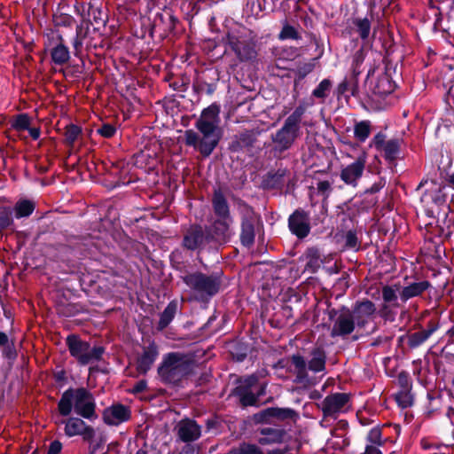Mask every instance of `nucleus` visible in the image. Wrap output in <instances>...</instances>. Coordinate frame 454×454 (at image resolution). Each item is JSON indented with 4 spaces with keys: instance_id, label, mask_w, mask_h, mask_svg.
Instances as JSON below:
<instances>
[{
    "instance_id": "1",
    "label": "nucleus",
    "mask_w": 454,
    "mask_h": 454,
    "mask_svg": "<svg viewBox=\"0 0 454 454\" xmlns=\"http://www.w3.org/2000/svg\"><path fill=\"white\" fill-rule=\"evenodd\" d=\"M219 113L217 105L209 106L202 111L195 123L199 133L192 129L184 132L185 145L194 147L205 157L213 153L222 137Z\"/></svg>"
},
{
    "instance_id": "2",
    "label": "nucleus",
    "mask_w": 454,
    "mask_h": 454,
    "mask_svg": "<svg viewBox=\"0 0 454 454\" xmlns=\"http://www.w3.org/2000/svg\"><path fill=\"white\" fill-rule=\"evenodd\" d=\"M58 409L62 416H68L74 411L86 419H97L96 403L93 395L84 387L69 388L66 390L58 403Z\"/></svg>"
},
{
    "instance_id": "3",
    "label": "nucleus",
    "mask_w": 454,
    "mask_h": 454,
    "mask_svg": "<svg viewBox=\"0 0 454 454\" xmlns=\"http://www.w3.org/2000/svg\"><path fill=\"white\" fill-rule=\"evenodd\" d=\"M193 368L194 362L190 356L174 352L164 356L161 364L158 368V373L162 381L177 384L191 374Z\"/></svg>"
},
{
    "instance_id": "4",
    "label": "nucleus",
    "mask_w": 454,
    "mask_h": 454,
    "mask_svg": "<svg viewBox=\"0 0 454 454\" xmlns=\"http://www.w3.org/2000/svg\"><path fill=\"white\" fill-rule=\"evenodd\" d=\"M221 275V273L207 275L195 271L183 276L182 279L198 299L205 300L219 292L222 286Z\"/></svg>"
},
{
    "instance_id": "5",
    "label": "nucleus",
    "mask_w": 454,
    "mask_h": 454,
    "mask_svg": "<svg viewBox=\"0 0 454 454\" xmlns=\"http://www.w3.org/2000/svg\"><path fill=\"white\" fill-rule=\"evenodd\" d=\"M290 359L294 367V372L297 383L306 384L310 382L307 368L314 372H319L325 369L326 356L322 348H315L311 350L310 359L308 363L300 355H293Z\"/></svg>"
},
{
    "instance_id": "6",
    "label": "nucleus",
    "mask_w": 454,
    "mask_h": 454,
    "mask_svg": "<svg viewBox=\"0 0 454 454\" xmlns=\"http://www.w3.org/2000/svg\"><path fill=\"white\" fill-rule=\"evenodd\" d=\"M305 106H299L285 121L283 127L273 136L272 140L279 148L284 151L291 147L297 138L300 129V122L305 113Z\"/></svg>"
},
{
    "instance_id": "7",
    "label": "nucleus",
    "mask_w": 454,
    "mask_h": 454,
    "mask_svg": "<svg viewBox=\"0 0 454 454\" xmlns=\"http://www.w3.org/2000/svg\"><path fill=\"white\" fill-rule=\"evenodd\" d=\"M237 206L241 216L240 242L244 247H250L254 242L255 228L261 223V217L241 200H237Z\"/></svg>"
},
{
    "instance_id": "8",
    "label": "nucleus",
    "mask_w": 454,
    "mask_h": 454,
    "mask_svg": "<svg viewBox=\"0 0 454 454\" xmlns=\"http://www.w3.org/2000/svg\"><path fill=\"white\" fill-rule=\"evenodd\" d=\"M67 343L70 354L82 365L99 360L104 353L102 347L91 348L88 342L81 340L74 335L68 336Z\"/></svg>"
},
{
    "instance_id": "9",
    "label": "nucleus",
    "mask_w": 454,
    "mask_h": 454,
    "mask_svg": "<svg viewBox=\"0 0 454 454\" xmlns=\"http://www.w3.org/2000/svg\"><path fill=\"white\" fill-rule=\"evenodd\" d=\"M329 318L333 321L331 337H345L352 333L356 328V323L351 310L346 307L340 309L329 311Z\"/></svg>"
},
{
    "instance_id": "10",
    "label": "nucleus",
    "mask_w": 454,
    "mask_h": 454,
    "mask_svg": "<svg viewBox=\"0 0 454 454\" xmlns=\"http://www.w3.org/2000/svg\"><path fill=\"white\" fill-rule=\"evenodd\" d=\"M226 40L240 61H248L256 58L255 43L247 35L229 32Z\"/></svg>"
},
{
    "instance_id": "11",
    "label": "nucleus",
    "mask_w": 454,
    "mask_h": 454,
    "mask_svg": "<svg viewBox=\"0 0 454 454\" xmlns=\"http://www.w3.org/2000/svg\"><path fill=\"white\" fill-rule=\"evenodd\" d=\"M209 242L211 236L208 234L207 227L193 224L184 232L182 245L184 248L194 251L202 249Z\"/></svg>"
},
{
    "instance_id": "12",
    "label": "nucleus",
    "mask_w": 454,
    "mask_h": 454,
    "mask_svg": "<svg viewBox=\"0 0 454 454\" xmlns=\"http://www.w3.org/2000/svg\"><path fill=\"white\" fill-rule=\"evenodd\" d=\"M288 227L298 239L306 238L310 232L309 214L302 208L294 210L288 218Z\"/></svg>"
},
{
    "instance_id": "13",
    "label": "nucleus",
    "mask_w": 454,
    "mask_h": 454,
    "mask_svg": "<svg viewBox=\"0 0 454 454\" xmlns=\"http://www.w3.org/2000/svg\"><path fill=\"white\" fill-rule=\"evenodd\" d=\"M349 402V395L346 393H335L327 395L321 403V410L325 418L336 419L337 415L345 410Z\"/></svg>"
},
{
    "instance_id": "14",
    "label": "nucleus",
    "mask_w": 454,
    "mask_h": 454,
    "mask_svg": "<svg viewBox=\"0 0 454 454\" xmlns=\"http://www.w3.org/2000/svg\"><path fill=\"white\" fill-rule=\"evenodd\" d=\"M62 423L65 425V434L68 437L80 435L82 436V440H91L95 437V428L86 424L80 418L72 417L63 420Z\"/></svg>"
},
{
    "instance_id": "15",
    "label": "nucleus",
    "mask_w": 454,
    "mask_h": 454,
    "mask_svg": "<svg viewBox=\"0 0 454 454\" xmlns=\"http://www.w3.org/2000/svg\"><path fill=\"white\" fill-rule=\"evenodd\" d=\"M174 432L180 442H192L200 437L201 427L195 420L184 419L176 423Z\"/></svg>"
},
{
    "instance_id": "16",
    "label": "nucleus",
    "mask_w": 454,
    "mask_h": 454,
    "mask_svg": "<svg viewBox=\"0 0 454 454\" xmlns=\"http://www.w3.org/2000/svg\"><path fill=\"white\" fill-rule=\"evenodd\" d=\"M366 164L365 154L360 155L353 163L346 166L340 171V179L348 185L356 187L362 177Z\"/></svg>"
},
{
    "instance_id": "17",
    "label": "nucleus",
    "mask_w": 454,
    "mask_h": 454,
    "mask_svg": "<svg viewBox=\"0 0 454 454\" xmlns=\"http://www.w3.org/2000/svg\"><path fill=\"white\" fill-rule=\"evenodd\" d=\"M375 312V304L367 299L356 301L351 310L354 321L358 327H364L373 317Z\"/></svg>"
},
{
    "instance_id": "18",
    "label": "nucleus",
    "mask_w": 454,
    "mask_h": 454,
    "mask_svg": "<svg viewBox=\"0 0 454 454\" xmlns=\"http://www.w3.org/2000/svg\"><path fill=\"white\" fill-rule=\"evenodd\" d=\"M130 418L129 409L122 404H114L106 408L103 412L105 423L110 426H117L129 420Z\"/></svg>"
},
{
    "instance_id": "19",
    "label": "nucleus",
    "mask_w": 454,
    "mask_h": 454,
    "mask_svg": "<svg viewBox=\"0 0 454 454\" xmlns=\"http://www.w3.org/2000/svg\"><path fill=\"white\" fill-rule=\"evenodd\" d=\"M231 223L229 219L223 218L215 220L212 226L207 228L208 234L211 236V241L225 242L231 236L230 225Z\"/></svg>"
},
{
    "instance_id": "20",
    "label": "nucleus",
    "mask_w": 454,
    "mask_h": 454,
    "mask_svg": "<svg viewBox=\"0 0 454 454\" xmlns=\"http://www.w3.org/2000/svg\"><path fill=\"white\" fill-rule=\"evenodd\" d=\"M257 132L254 130H246L235 135L230 144V150L239 152L246 148H250L257 140Z\"/></svg>"
},
{
    "instance_id": "21",
    "label": "nucleus",
    "mask_w": 454,
    "mask_h": 454,
    "mask_svg": "<svg viewBox=\"0 0 454 454\" xmlns=\"http://www.w3.org/2000/svg\"><path fill=\"white\" fill-rule=\"evenodd\" d=\"M158 348L155 344L144 348L142 355L137 359V368L140 373H146L158 356Z\"/></svg>"
},
{
    "instance_id": "22",
    "label": "nucleus",
    "mask_w": 454,
    "mask_h": 454,
    "mask_svg": "<svg viewBox=\"0 0 454 454\" xmlns=\"http://www.w3.org/2000/svg\"><path fill=\"white\" fill-rule=\"evenodd\" d=\"M429 287L430 283L427 280L414 282L403 287L402 290L399 291V296L401 300L405 302L413 297L422 294Z\"/></svg>"
},
{
    "instance_id": "23",
    "label": "nucleus",
    "mask_w": 454,
    "mask_h": 454,
    "mask_svg": "<svg viewBox=\"0 0 454 454\" xmlns=\"http://www.w3.org/2000/svg\"><path fill=\"white\" fill-rule=\"evenodd\" d=\"M260 434L262 437L258 439V442L261 445H269L283 442L286 433L284 429L265 427L260 430Z\"/></svg>"
},
{
    "instance_id": "24",
    "label": "nucleus",
    "mask_w": 454,
    "mask_h": 454,
    "mask_svg": "<svg viewBox=\"0 0 454 454\" xmlns=\"http://www.w3.org/2000/svg\"><path fill=\"white\" fill-rule=\"evenodd\" d=\"M261 416L264 420L270 418H275L278 420L295 419L298 417L297 412L291 408H268L261 412Z\"/></svg>"
},
{
    "instance_id": "25",
    "label": "nucleus",
    "mask_w": 454,
    "mask_h": 454,
    "mask_svg": "<svg viewBox=\"0 0 454 454\" xmlns=\"http://www.w3.org/2000/svg\"><path fill=\"white\" fill-rule=\"evenodd\" d=\"M212 204L214 212L217 216L223 219H229L230 222H232L228 202L221 191H215Z\"/></svg>"
},
{
    "instance_id": "26",
    "label": "nucleus",
    "mask_w": 454,
    "mask_h": 454,
    "mask_svg": "<svg viewBox=\"0 0 454 454\" xmlns=\"http://www.w3.org/2000/svg\"><path fill=\"white\" fill-rule=\"evenodd\" d=\"M395 83L391 81L388 74H381L373 87V92L380 96L390 94L395 90Z\"/></svg>"
},
{
    "instance_id": "27",
    "label": "nucleus",
    "mask_w": 454,
    "mask_h": 454,
    "mask_svg": "<svg viewBox=\"0 0 454 454\" xmlns=\"http://www.w3.org/2000/svg\"><path fill=\"white\" fill-rule=\"evenodd\" d=\"M177 311V302L171 301L165 308L163 312L160 314V318L159 321V329L162 330L166 328L169 323L173 320L175 315Z\"/></svg>"
},
{
    "instance_id": "28",
    "label": "nucleus",
    "mask_w": 454,
    "mask_h": 454,
    "mask_svg": "<svg viewBox=\"0 0 454 454\" xmlns=\"http://www.w3.org/2000/svg\"><path fill=\"white\" fill-rule=\"evenodd\" d=\"M226 454H263V450L254 443L243 442L231 449Z\"/></svg>"
},
{
    "instance_id": "29",
    "label": "nucleus",
    "mask_w": 454,
    "mask_h": 454,
    "mask_svg": "<svg viewBox=\"0 0 454 454\" xmlns=\"http://www.w3.org/2000/svg\"><path fill=\"white\" fill-rule=\"evenodd\" d=\"M52 61L57 65H62L67 63L70 59V53L62 42L51 50Z\"/></svg>"
},
{
    "instance_id": "30",
    "label": "nucleus",
    "mask_w": 454,
    "mask_h": 454,
    "mask_svg": "<svg viewBox=\"0 0 454 454\" xmlns=\"http://www.w3.org/2000/svg\"><path fill=\"white\" fill-rule=\"evenodd\" d=\"M257 383V378L255 376H249L243 380L239 381V386L234 389V394L239 397L243 396L247 393L254 390Z\"/></svg>"
},
{
    "instance_id": "31",
    "label": "nucleus",
    "mask_w": 454,
    "mask_h": 454,
    "mask_svg": "<svg viewBox=\"0 0 454 454\" xmlns=\"http://www.w3.org/2000/svg\"><path fill=\"white\" fill-rule=\"evenodd\" d=\"M305 255L307 259L306 269L310 270L311 272H315L320 267L321 263L320 254L318 249L314 247L309 248L306 251Z\"/></svg>"
},
{
    "instance_id": "32",
    "label": "nucleus",
    "mask_w": 454,
    "mask_h": 454,
    "mask_svg": "<svg viewBox=\"0 0 454 454\" xmlns=\"http://www.w3.org/2000/svg\"><path fill=\"white\" fill-rule=\"evenodd\" d=\"M35 209V205L27 200H20L14 207L15 216L17 218L27 217L30 215Z\"/></svg>"
},
{
    "instance_id": "33",
    "label": "nucleus",
    "mask_w": 454,
    "mask_h": 454,
    "mask_svg": "<svg viewBox=\"0 0 454 454\" xmlns=\"http://www.w3.org/2000/svg\"><path fill=\"white\" fill-rule=\"evenodd\" d=\"M432 335V330H422L408 336V345L415 348L424 343Z\"/></svg>"
},
{
    "instance_id": "34",
    "label": "nucleus",
    "mask_w": 454,
    "mask_h": 454,
    "mask_svg": "<svg viewBox=\"0 0 454 454\" xmlns=\"http://www.w3.org/2000/svg\"><path fill=\"white\" fill-rule=\"evenodd\" d=\"M400 145L398 140L391 139L386 142V145L381 149L384 153V157L389 161H393L397 158L399 153Z\"/></svg>"
},
{
    "instance_id": "35",
    "label": "nucleus",
    "mask_w": 454,
    "mask_h": 454,
    "mask_svg": "<svg viewBox=\"0 0 454 454\" xmlns=\"http://www.w3.org/2000/svg\"><path fill=\"white\" fill-rule=\"evenodd\" d=\"M84 442H89V454H96L97 452L103 450L104 446L106 442V435L103 433H100L91 440H83Z\"/></svg>"
},
{
    "instance_id": "36",
    "label": "nucleus",
    "mask_w": 454,
    "mask_h": 454,
    "mask_svg": "<svg viewBox=\"0 0 454 454\" xmlns=\"http://www.w3.org/2000/svg\"><path fill=\"white\" fill-rule=\"evenodd\" d=\"M332 86V82L329 79H324L313 90L312 96L321 100H325V98L330 94Z\"/></svg>"
},
{
    "instance_id": "37",
    "label": "nucleus",
    "mask_w": 454,
    "mask_h": 454,
    "mask_svg": "<svg viewBox=\"0 0 454 454\" xmlns=\"http://www.w3.org/2000/svg\"><path fill=\"white\" fill-rule=\"evenodd\" d=\"M354 25L356 28V32L359 34L360 37L363 40H365L369 37L371 32V22L367 18L364 19H356L354 20Z\"/></svg>"
},
{
    "instance_id": "38",
    "label": "nucleus",
    "mask_w": 454,
    "mask_h": 454,
    "mask_svg": "<svg viewBox=\"0 0 454 454\" xmlns=\"http://www.w3.org/2000/svg\"><path fill=\"white\" fill-rule=\"evenodd\" d=\"M371 133V124L367 121H363L355 125L354 134L355 137L364 142L368 138Z\"/></svg>"
},
{
    "instance_id": "39",
    "label": "nucleus",
    "mask_w": 454,
    "mask_h": 454,
    "mask_svg": "<svg viewBox=\"0 0 454 454\" xmlns=\"http://www.w3.org/2000/svg\"><path fill=\"white\" fill-rule=\"evenodd\" d=\"M397 291H399V286H385L382 288V298L385 302L394 303L395 306H397Z\"/></svg>"
},
{
    "instance_id": "40",
    "label": "nucleus",
    "mask_w": 454,
    "mask_h": 454,
    "mask_svg": "<svg viewBox=\"0 0 454 454\" xmlns=\"http://www.w3.org/2000/svg\"><path fill=\"white\" fill-rule=\"evenodd\" d=\"M81 128L71 124L67 126L66 131H65V142L69 146H73L74 142L77 140L79 136L81 135Z\"/></svg>"
},
{
    "instance_id": "41",
    "label": "nucleus",
    "mask_w": 454,
    "mask_h": 454,
    "mask_svg": "<svg viewBox=\"0 0 454 454\" xmlns=\"http://www.w3.org/2000/svg\"><path fill=\"white\" fill-rule=\"evenodd\" d=\"M12 210L9 207H3L0 210V236L4 230L12 223Z\"/></svg>"
},
{
    "instance_id": "42",
    "label": "nucleus",
    "mask_w": 454,
    "mask_h": 454,
    "mask_svg": "<svg viewBox=\"0 0 454 454\" xmlns=\"http://www.w3.org/2000/svg\"><path fill=\"white\" fill-rule=\"evenodd\" d=\"M278 38L280 40H286V39H294L298 40L301 38L299 33L297 30L288 24L285 25L278 35Z\"/></svg>"
},
{
    "instance_id": "43",
    "label": "nucleus",
    "mask_w": 454,
    "mask_h": 454,
    "mask_svg": "<svg viewBox=\"0 0 454 454\" xmlns=\"http://www.w3.org/2000/svg\"><path fill=\"white\" fill-rule=\"evenodd\" d=\"M30 124L29 118L27 114H20L16 117L15 121L12 123V128L17 130L27 129Z\"/></svg>"
},
{
    "instance_id": "44",
    "label": "nucleus",
    "mask_w": 454,
    "mask_h": 454,
    "mask_svg": "<svg viewBox=\"0 0 454 454\" xmlns=\"http://www.w3.org/2000/svg\"><path fill=\"white\" fill-rule=\"evenodd\" d=\"M367 440L372 444L381 445L383 443L381 440V430L379 427L372 428L368 434Z\"/></svg>"
},
{
    "instance_id": "45",
    "label": "nucleus",
    "mask_w": 454,
    "mask_h": 454,
    "mask_svg": "<svg viewBox=\"0 0 454 454\" xmlns=\"http://www.w3.org/2000/svg\"><path fill=\"white\" fill-rule=\"evenodd\" d=\"M315 65L311 62L304 63L297 67L296 74L299 79H303L306 75L311 73L314 69Z\"/></svg>"
},
{
    "instance_id": "46",
    "label": "nucleus",
    "mask_w": 454,
    "mask_h": 454,
    "mask_svg": "<svg viewBox=\"0 0 454 454\" xmlns=\"http://www.w3.org/2000/svg\"><path fill=\"white\" fill-rule=\"evenodd\" d=\"M115 132V127L109 123L103 124L99 129H98V133L106 138L112 137Z\"/></svg>"
},
{
    "instance_id": "47",
    "label": "nucleus",
    "mask_w": 454,
    "mask_h": 454,
    "mask_svg": "<svg viewBox=\"0 0 454 454\" xmlns=\"http://www.w3.org/2000/svg\"><path fill=\"white\" fill-rule=\"evenodd\" d=\"M239 400L244 406L255 405L258 402L256 394L254 393V390L239 397Z\"/></svg>"
},
{
    "instance_id": "48",
    "label": "nucleus",
    "mask_w": 454,
    "mask_h": 454,
    "mask_svg": "<svg viewBox=\"0 0 454 454\" xmlns=\"http://www.w3.org/2000/svg\"><path fill=\"white\" fill-rule=\"evenodd\" d=\"M395 399L399 405L402 406L403 408L409 407L412 403L410 395L404 392H401L398 395H396Z\"/></svg>"
},
{
    "instance_id": "49",
    "label": "nucleus",
    "mask_w": 454,
    "mask_h": 454,
    "mask_svg": "<svg viewBox=\"0 0 454 454\" xmlns=\"http://www.w3.org/2000/svg\"><path fill=\"white\" fill-rule=\"evenodd\" d=\"M346 246L350 248H355L358 245L357 237L356 232L348 231L345 235Z\"/></svg>"
},
{
    "instance_id": "50",
    "label": "nucleus",
    "mask_w": 454,
    "mask_h": 454,
    "mask_svg": "<svg viewBox=\"0 0 454 454\" xmlns=\"http://www.w3.org/2000/svg\"><path fill=\"white\" fill-rule=\"evenodd\" d=\"M386 142L387 141L385 140V136L381 133L377 134L373 138L375 147L380 151L386 145Z\"/></svg>"
},
{
    "instance_id": "51",
    "label": "nucleus",
    "mask_w": 454,
    "mask_h": 454,
    "mask_svg": "<svg viewBox=\"0 0 454 454\" xmlns=\"http://www.w3.org/2000/svg\"><path fill=\"white\" fill-rule=\"evenodd\" d=\"M62 443L59 441H53L49 446L47 454H59L61 451Z\"/></svg>"
},
{
    "instance_id": "52",
    "label": "nucleus",
    "mask_w": 454,
    "mask_h": 454,
    "mask_svg": "<svg viewBox=\"0 0 454 454\" xmlns=\"http://www.w3.org/2000/svg\"><path fill=\"white\" fill-rule=\"evenodd\" d=\"M317 190L319 192L325 194L331 190V184L328 181H321L317 184Z\"/></svg>"
},
{
    "instance_id": "53",
    "label": "nucleus",
    "mask_w": 454,
    "mask_h": 454,
    "mask_svg": "<svg viewBox=\"0 0 454 454\" xmlns=\"http://www.w3.org/2000/svg\"><path fill=\"white\" fill-rule=\"evenodd\" d=\"M147 383L145 380H140L137 382L133 387V393H142L145 390Z\"/></svg>"
},
{
    "instance_id": "54",
    "label": "nucleus",
    "mask_w": 454,
    "mask_h": 454,
    "mask_svg": "<svg viewBox=\"0 0 454 454\" xmlns=\"http://www.w3.org/2000/svg\"><path fill=\"white\" fill-rule=\"evenodd\" d=\"M9 341V338L6 333L0 332V347L6 345Z\"/></svg>"
},
{
    "instance_id": "55",
    "label": "nucleus",
    "mask_w": 454,
    "mask_h": 454,
    "mask_svg": "<svg viewBox=\"0 0 454 454\" xmlns=\"http://www.w3.org/2000/svg\"><path fill=\"white\" fill-rule=\"evenodd\" d=\"M29 134L33 139H37L40 137V130L37 128L29 129Z\"/></svg>"
},
{
    "instance_id": "56",
    "label": "nucleus",
    "mask_w": 454,
    "mask_h": 454,
    "mask_svg": "<svg viewBox=\"0 0 454 454\" xmlns=\"http://www.w3.org/2000/svg\"><path fill=\"white\" fill-rule=\"evenodd\" d=\"M288 451H289L288 448H286L284 450L276 449V450H269L267 452V454H287Z\"/></svg>"
},
{
    "instance_id": "57",
    "label": "nucleus",
    "mask_w": 454,
    "mask_h": 454,
    "mask_svg": "<svg viewBox=\"0 0 454 454\" xmlns=\"http://www.w3.org/2000/svg\"><path fill=\"white\" fill-rule=\"evenodd\" d=\"M439 325L437 323L429 322L426 330H432V334L438 329Z\"/></svg>"
},
{
    "instance_id": "58",
    "label": "nucleus",
    "mask_w": 454,
    "mask_h": 454,
    "mask_svg": "<svg viewBox=\"0 0 454 454\" xmlns=\"http://www.w3.org/2000/svg\"><path fill=\"white\" fill-rule=\"evenodd\" d=\"M179 454H194V450L190 446H185L182 449Z\"/></svg>"
},
{
    "instance_id": "59",
    "label": "nucleus",
    "mask_w": 454,
    "mask_h": 454,
    "mask_svg": "<svg viewBox=\"0 0 454 454\" xmlns=\"http://www.w3.org/2000/svg\"><path fill=\"white\" fill-rule=\"evenodd\" d=\"M265 393V386H261L259 387V389L257 390V393H256V396H257V399L261 396V395H263Z\"/></svg>"
},
{
    "instance_id": "60",
    "label": "nucleus",
    "mask_w": 454,
    "mask_h": 454,
    "mask_svg": "<svg viewBox=\"0 0 454 454\" xmlns=\"http://www.w3.org/2000/svg\"><path fill=\"white\" fill-rule=\"evenodd\" d=\"M321 395L319 394V392L317 391H313L311 394H310V397L311 398H319Z\"/></svg>"
},
{
    "instance_id": "61",
    "label": "nucleus",
    "mask_w": 454,
    "mask_h": 454,
    "mask_svg": "<svg viewBox=\"0 0 454 454\" xmlns=\"http://www.w3.org/2000/svg\"><path fill=\"white\" fill-rule=\"evenodd\" d=\"M449 181L451 186L454 188V173L450 176Z\"/></svg>"
},
{
    "instance_id": "62",
    "label": "nucleus",
    "mask_w": 454,
    "mask_h": 454,
    "mask_svg": "<svg viewBox=\"0 0 454 454\" xmlns=\"http://www.w3.org/2000/svg\"><path fill=\"white\" fill-rule=\"evenodd\" d=\"M402 380H407L406 375H404V374L401 373V374L399 375V380H400V381H402Z\"/></svg>"
},
{
    "instance_id": "63",
    "label": "nucleus",
    "mask_w": 454,
    "mask_h": 454,
    "mask_svg": "<svg viewBox=\"0 0 454 454\" xmlns=\"http://www.w3.org/2000/svg\"><path fill=\"white\" fill-rule=\"evenodd\" d=\"M80 44H81V43H80L78 41H75V43H74V47H75V48H77V47H78V45H80Z\"/></svg>"
},
{
    "instance_id": "64",
    "label": "nucleus",
    "mask_w": 454,
    "mask_h": 454,
    "mask_svg": "<svg viewBox=\"0 0 454 454\" xmlns=\"http://www.w3.org/2000/svg\"><path fill=\"white\" fill-rule=\"evenodd\" d=\"M33 454H36V452L35 451Z\"/></svg>"
}]
</instances>
